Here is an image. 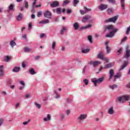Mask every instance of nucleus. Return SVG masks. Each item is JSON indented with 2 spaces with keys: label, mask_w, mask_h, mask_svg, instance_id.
Segmentation results:
<instances>
[{
  "label": "nucleus",
  "mask_w": 130,
  "mask_h": 130,
  "mask_svg": "<svg viewBox=\"0 0 130 130\" xmlns=\"http://www.w3.org/2000/svg\"><path fill=\"white\" fill-rule=\"evenodd\" d=\"M24 7L26 9H28V8H29V5L28 4V2H24Z\"/></svg>",
  "instance_id": "09e8293b"
},
{
  "label": "nucleus",
  "mask_w": 130,
  "mask_h": 130,
  "mask_svg": "<svg viewBox=\"0 0 130 130\" xmlns=\"http://www.w3.org/2000/svg\"><path fill=\"white\" fill-rule=\"evenodd\" d=\"M89 19H91V15H85L83 17L82 22L83 23H85L87 22Z\"/></svg>",
  "instance_id": "1a4fd4ad"
},
{
  "label": "nucleus",
  "mask_w": 130,
  "mask_h": 130,
  "mask_svg": "<svg viewBox=\"0 0 130 130\" xmlns=\"http://www.w3.org/2000/svg\"><path fill=\"white\" fill-rule=\"evenodd\" d=\"M88 40H89V41L90 43H92L93 42V41L92 40V36H88Z\"/></svg>",
  "instance_id": "37998d69"
},
{
  "label": "nucleus",
  "mask_w": 130,
  "mask_h": 130,
  "mask_svg": "<svg viewBox=\"0 0 130 130\" xmlns=\"http://www.w3.org/2000/svg\"><path fill=\"white\" fill-rule=\"evenodd\" d=\"M129 31H130V26L127 28V30L126 31L125 34L126 35L129 34Z\"/></svg>",
  "instance_id": "de8ad7c7"
},
{
  "label": "nucleus",
  "mask_w": 130,
  "mask_h": 130,
  "mask_svg": "<svg viewBox=\"0 0 130 130\" xmlns=\"http://www.w3.org/2000/svg\"><path fill=\"white\" fill-rule=\"evenodd\" d=\"M87 118V115L81 114L78 118L77 119L79 122H81L84 119H86Z\"/></svg>",
  "instance_id": "20e7f679"
},
{
  "label": "nucleus",
  "mask_w": 130,
  "mask_h": 130,
  "mask_svg": "<svg viewBox=\"0 0 130 130\" xmlns=\"http://www.w3.org/2000/svg\"><path fill=\"white\" fill-rule=\"evenodd\" d=\"M7 84H8V85H11V84H12V81L11 80H9L7 82Z\"/></svg>",
  "instance_id": "338daca9"
},
{
  "label": "nucleus",
  "mask_w": 130,
  "mask_h": 130,
  "mask_svg": "<svg viewBox=\"0 0 130 130\" xmlns=\"http://www.w3.org/2000/svg\"><path fill=\"white\" fill-rule=\"evenodd\" d=\"M66 28L64 27V26L62 27V29H61L60 31V33L61 35H63V33L64 32V31H66Z\"/></svg>",
  "instance_id": "58836bf2"
},
{
  "label": "nucleus",
  "mask_w": 130,
  "mask_h": 130,
  "mask_svg": "<svg viewBox=\"0 0 130 130\" xmlns=\"http://www.w3.org/2000/svg\"><path fill=\"white\" fill-rule=\"evenodd\" d=\"M80 3L79 0H73V6L74 7H76L78 4Z\"/></svg>",
  "instance_id": "2f4dec72"
},
{
  "label": "nucleus",
  "mask_w": 130,
  "mask_h": 130,
  "mask_svg": "<svg viewBox=\"0 0 130 130\" xmlns=\"http://www.w3.org/2000/svg\"><path fill=\"white\" fill-rule=\"evenodd\" d=\"M70 3H71V1H68V0L64 1L63 2V6H67V5H68V4H70Z\"/></svg>",
  "instance_id": "e433bc0d"
},
{
  "label": "nucleus",
  "mask_w": 130,
  "mask_h": 130,
  "mask_svg": "<svg viewBox=\"0 0 130 130\" xmlns=\"http://www.w3.org/2000/svg\"><path fill=\"white\" fill-rule=\"evenodd\" d=\"M89 51H90V49H86L82 50V52L83 53H87V52H89Z\"/></svg>",
  "instance_id": "a19ab883"
},
{
  "label": "nucleus",
  "mask_w": 130,
  "mask_h": 130,
  "mask_svg": "<svg viewBox=\"0 0 130 130\" xmlns=\"http://www.w3.org/2000/svg\"><path fill=\"white\" fill-rule=\"evenodd\" d=\"M19 106H20V103H18L16 104L15 105V108L16 109H17L18 108V107H19Z\"/></svg>",
  "instance_id": "bf43d9fd"
},
{
  "label": "nucleus",
  "mask_w": 130,
  "mask_h": 130,
  "mask_svg": "<svg viewBox=\"0 0 130 130\" xmlns=\"http://www.w3.org/2000/svg\"><path fill=\"white\" fill-rule=\"evenodd\" d=\"M67 13V14H71L72 13V10L68 9Z\"/></svg>",
  "instance_id": "052dcab7"
},
{
  "label": "nucleus",
  "mask_w": 130,
  "mask_h": 130,
  "mask_svg": "<svg viewBox=\"0 0 130 130\" xmlns=\"http://www.w3.org/2000/svg\"><path fill=\"white\" fill-rule=\"evenodd\" d=\"M125 0H120V4H121V8L122 10H124L125 9Z\"/></svg>",
  "instance_id": "a211bd4d"
},
{
  "label": "nucleus",
  "mask_w": 130,
  "mask_h": 130,
  "mask_svg": "<svg viewBox=\"0 0 130 130\" xmlns=\"http://www.w3.org/2000/svg\"><path fill=\"white\" fill-rule=\"evenodd\" d=\"M56 14H61V8H58L56 10H54V12H55Z\"/></svg>",
  "instance_id": "b1692460"
},
{
  "label": "nucleus",
  "mask_w": 130,
  "mask_h": 130,
  "mask_svg": "<svg viewBox=\"0 0 130 130\" xmlns=\"http://www.w3.org/2000/svg\"><path fill=\"white\" fill-rule=\"evenodd\" d=\"M55 46H56V43L55 42H53L52 44V48L53 50L55 49Z\"/></svg>",
  "instance_id": "4c0bfd02"
},
{
  "label": "nucleus",
  "mask_w": 130,
  "mask_h": 130,
  "mask_svg": "<svg viewBox=\"0 0 130 130\" xmlns=\"http://www.w3.org/2000/svg\"><path fill=\"white\" fill-rule=\"evenodd\" d=\"M87 68V66H85L82 70V74H85V72L86 71V69Z\"/></svg>",
  "instance_id": "4d7b16f0"
},
{
  "label": "nucleus",
  "mask_w": 130,
  "mask_h": 130,
  "mask_svg": "<svg viewBox=\"0 0 130 130\" xmlns=\"http://www.w3.org/2000/svg\"><path fill=\"white\" fill-rule=\"evenodd\" d=\"M44 36H45V34H42L40 35V38H43Z\"/></svg>",
  "instance_id": "69168bd1"
},
{
  "label": "nucleus",
  "mask_w": 130,
  "mask_h": 130,
  "mask_svg": "<svg viewBox=\"0 0 130 130\" xmlns=\"http://www.w3.org/2000/svg\"><path fill=\"white\" fill-rule=\"evenodd\" d=\"M10 46H11V47L13 48H14V46H15L16 44L15 41L12 40L10 42Z\"/></svg>",
  "instance_id": "a878e982"
},
{
  "label": "nucleus",
  "mask_w": 130,
  "mask_h": 130,
  "mask_svg": "<svg viewBox=\"0 0 130 130\" xmlns=\"http://www.w3.org/2000/svg\"><path fill=\"white\" fill-rule=\"evenodd\" d=\"M49 19H46L44 20H42L41 21H40L39 23L40 24H48L49 23Z\"/></svg>",
  "instance_id": "5701e85b"
},
{
  "label": "nucleus",
  "mask_w": 130,
  "mask_h": 130,
  "mask_svg": "<svg viewBox=\"0 0 130 130\" xmlns=\"http://www.w3.org/2000/svg\"><path fill=\"white\" fill-rule=\"evenodd\" d=\"M39 58H40V56H36L35 57V60H38V59H39Z\"/></svg>",
  "instance_id": "774afa93"
},
{
  "label": "nucleus",
  "mask_w": 130,
  "mask_h": 130,
  "mask_svg": "<svg viewBox=\"0 0 130 130\" xmlns=\"http://www.w3.org/2000/svg\"><path fill=\"white\" fill-rule=\"evenodd\" d=\"M20 84L23 86V87H25V83L23 81H20Z\"/></svg>",
  "instance_id": "e2e57ef3"
},
{
  "label": "nucleus",
  "mask_w": 130,
  "mask_h": 130,
  "mask_svg": "<svg viewBox=\"0 0 130 130\" xmlns=\"http://www.w3.org/2000/svg\"><path fill=\"white\" fill-rule=\"evenodd\" d=\"M29 73L30 75H35V74H36V72H35V70H34L33 68L30 69Z\"/></svg>",
  "instance_id": "cd10ccee"
},
{
  "label": "nucleus",
  "mask_w": 130,
  "mask_h": 130,
  "mask_svg": "<svg viewBox=\"0 0 130 130\" xmlns=\"http://www.w3.org/2000/svg\"><path fill=\"white\" fill-rule=\"evenodd\" d=\"M103 60H105V62H108V58L104 57V58L102 59Z\"/></svg>",
  "instance_id": "5fc2aeb1"
},
{
  "label": "nucleus",
  "mask_w": 130,
  "mask_h": 130,
  "mask_svg": "<svg viewBox=\"0 0 130 130\" xmlns=\"http://www.w3.org/2000/svg\"><path fill=\"white\" fill-rule=\"evenodd\" d=\"M3 123H4V119H3V118H0V126L3 124Z\"/></svg>",
  "instance_id": "864d4df0"
},
{
  "label": "nucleus",
  "mask_w": 130,
  "mask_h": 130,
  "mask_svg": "<svg viewBox=\"0 0 130 130\" xmlns=\"http://www.w3.org/2000/svg\"><path fill=\"white\" fill-rule=\"evenodd\" d=\"M5 74L4 71V66H0V77H3V75Z\"/></svg>",
  "instance_id": "ddd939ff"
},
{
  "label": "nucleus",
  "mask_w": 130,
  "mask_h": 130,
  "mask_svg": "<svg viewBox=\"0 0 130 130\" xmlns=\"http://www.w3.org/2000/svg\"><path fill=\"white\" fill-rule=\"evenodd\" d=\"M17 21H21V20H23V14H19V15L17 17Z\"/></svg>",
  "instance_id": "4be33fe9"
},
{
  "label": "nucleus",
  "mask_w": 130,
  "mask_h": 130,
  "mask_svg": "<svg viewBox=\"0 0 130 130\" xmlns=\"http://www.w3.org/2000/svg\"><path fill=\"white\" fill-rule=\"evenodd\" d=\"M15 7V5L13 4H10V5L9 6V11H13L14 10V7Z\"/></svg>",
  "instance_id": "c756f323"
},
{
  "label": "nucleus",
  "mask_w": 130,
  "mask_h": 130,
  "mask_svg": "<svg viewBox=\"0 0 130 130\" xmlns=\"http://www.w3.org/2000/svg\"><path fill=\"white\" fill-rule=\"evenodd\" d=\"M35 104L36 106L39 109H40L41 108V105L37 103H35Z\"/></svg>",
  "instance_id": "c03bdc74"
},
{
  "label": "nucleus",
  "mask_w": 130,
  "mask_h": 130,
  "mask_svg": "<svg viewBox=\"0 0 130 130\" xmlns=\"http://www.w3.org/2000/svg\"><path fill=\"white\" fill-rule=\"evenodd\" d=\"M106 50H107V54H108V53H110V48H109V47L108 46H106Z\"/></svg>",
  "instance_id": "79ce46f5"
},
{
  "label": "nucleus",
  "mask_w": 130,
  "mask_h": 130,
  "mask_svg": "<svg viewBox=\"0 0 130 130\" xmlns=\"http://www.w3.org/2000/svg\"><path fill=\"white\" fill-rule=\"evenodd\" d=\"M107 2L110 4H112V5H116V1L115 0H107Z\"/></svg>",
  "instance_id": "7c9ffc66"
},
{
  "label": "nucleus",
  "mask_w": 130,
  "mask_h": 130,
  "mask_svg": "<svg viewBox=\"0 0 130 130\" xmlns=\"http://www.w3.org/2000/svg\"><path fill=\"white\" fill-rule=\"evenodd\" d=\"M83 82L85 84L86 86L89 84V80H88L87 79H84Z\"/></svg>",
  "instance_id": "a18cd8bd"
},
{
  "label": "nucleus",
  "mask_w": 130,
  "mask_h": 130,
  "mask_svg": "<svg viewBox=\"0 0 130 130\" xmlns=\"http://www.w3.org/2000/svg\"><path fill=\"white\" fill-rule=\"evenodd\" d=\"M121 50H122V48H120L119 50H118L117 51V53L118 54H117L118 55H119V54H120V53H121Z\"/></svg>",
  "instance_id": "603ef678"
},
{
  "label": "nucleus",
  "mask_w": 130,
  "mask_h": 130,
  "mask_svg": "<svg viewBox=\"0 0 130 130\" xmlns=\"http://www.w3.org/2000/svg\"><path fill=\"white\" fill-rule=\"evenodd\" d=\"M126 40H127V37H125L121 40V42L122 43L125 42V41H126Z\"/></svg>",
  "instance_id": "8fccbe9b"
},
{
  "label": "nucleus",
  "mask_w": 130,
  "mask_h": 130,
  "mask_svg": "<svg viewBox=\"0 0 130 130\" xmlns=\"http://www.w3.org/2000/svg\"><path fill=\"white\" fill-rule=\"evenodd\" d=\"M118 30V29L117 28L113 29L112 31L110 32L109 34L107 35L106 36V37L110 38L113 37V35H114V34H115V33H116V32H117Z\"/></svg>",
  "instance_id": "7ed1b4c3"
},
{
  "label": "nucleus",
  "mask_w": 130,
  "mask_h": 130,
  "mask_svg": "<svg viewBox=\"0 0 130 130\" xmlns=\"http://www.w3.org/2000/svg\"><path fill=\"white\" fill-rule=\"evenodd\" d=\"M98 58H100V59H102L104 58V54L103 53V52H101L99 53L98 55Z\"/></svg>",
  "instance_id": "f3484780"
},
{
  "label": "nucleus",
  "mask_w": 130,
  "mask_h": 130,
  "mask_svg": "<svg viewBox=\"0 0 130 130\" xmlns=\"http://www.w3.org/2000/svg\"><path fill=\"white\" fill-rule=\"evenodd\" d=\"M93 79H94L95 82H96L98 84H100V83H102V82L104 81V77H101L98 79H96V78H93Z\"/></svg>",
  "instance_id": "f8f14e48"
},
{
  "label": "nucleus",
  "mask_w": 130,
  "mask_h": 130,
  "mask_svg": "<svg viewBox=\"0 0 130 130\" xmlns=\"http://www.w3.org/2000/svg\"><path fill=\"white\" fill-rule=\"evenodd\" d=\"M19 71H20V68L17 67H15L13 70V72H14L15 73H18Z\"/></svg>",
  "instance_id": "473e14b6"
},
{
  "label": "nucleus",
  "mask_w": 130,
  "mask_h": 130,
  "mask_svg": "<svg viewBox=\"0 0 130 130\" xmlns=\"http://www.w3.org/2000/svg\"><path fill=\"white\" fill-rule=\"evenodd\" d=\"M108 113L111 115L114 114V110L113 109V107H111L109 109L108 111Z\"/></svg>",
  "instance_id": "4468645a"
},
{
  "label": "nucleus",
  "mask_w": 130,
  "mask_h": 130,
  "mask_svg": "<svg viewBox=\"0 0 130 130\" xmlns=\"http://www.w3.org/2000/svg\"><path fill=\"white\" fill-rule=\"evenodd\" d=\"M113 65H112V63H109V64H107L105 65V67L103 68V67H101L100 69V72H101L103 69H109L110 68H111L113 67Z\"/></svg>",
  "instance_id": "0eeeda50"
},
{
  "label": "nucleus",
  "mask_w": 130,
  "mask_h": 130,
  "mask_svg": "<svg viewBox=\"0 0 130 130\" xmlns=\"http://www.w3.org/2000/svg\"><path fill=\"white\" fill-rule=\"evenodd\" d=\"M92 24H88V25H86L85 26H82L80 28V30H84V29H88V28H91L92 27Z\"/></svg>",
  "instance_id": "dca6fc26"
},
{
  "label": "nucleus",
  "mask_w": 130,
  "mask_h": 130,
  "mask_svg": "<svg viewBox=\"0 0 130 130\" xmlns=\"http://www.w3.org/2000/svg\"><path fill=\"white\" fill-rule=\"evenodd\" d=\"M129 56H130L129 50H126V53H125V55L124 56V57L125 58H128V57H129Z\"/></svg>",
  "instance_id": "aec40b11"
},
{
  "label": "nucleus",
  "mask_w": 130,
  "mask_h": 130,
  "mask_svg": "<svg viewBox=\"0 0 130 130\" xmlns=\"http://www.w3.org/2000/svg\"><path fill=\"white\" fill-rule=\"evenodd\" d=\"M32 28V23L30 22L28 24V29H30Z\"/></svg>",
  "instance_id": "13d9d810"
},
{
  "label": "nucleus",
  "mask_w": 130,
  "mask_h": 130,
  "mask_svg": "<svg viewBox=\"0 0 130 130\" xmlns=\"http://www.w3.org/2000/svg\"><path fill=\"white\" fill-rule=\"evenodd\" d=\"M109 75H110V77H109L108 80L110 81V80H111V79H112V77H113V76H114V70H113V69L110 70Z\"/></svg>",
  "instance_id": "9b49d317"
},
{
  "label": "nucleus",
  "mask_w": 130,
  "mask_h": 130,
  "mask_svg": "<svg viewBox=\"0 0 130 130\" xmlns=\"http://www.w3.org/2000/svg\"><path fill=\"white\" fill-rule=\"evenodd\" d=\"M44 16V17H45V18H47L48 19H51V17H52L51 12L48 11H47L45 12Z\"/></svg>",
  "instance_id": "423d86ee"
},
{
  "label": "nucleus",
  "mask_w": 130,
  "mask_h": 130,
  "mask_svg": "<svg viewBox=\"0 0 130 130\" xmlns=\"http://www.w3.org/2000/svg\"><path fill=\"white\" fill-rule=\"evenodd\" d=\"M51 119V116H50V114L47 115V118H44V120L45 121H48V120H50Z\"/></svg>",
  "instance_id": "bb28decb"
},
{
  "label": "nucleus",
  "mask_w": 130,
  "mask_h": 130,
  "mask_svg": "<svg viewBox=\"0 0 130 130\" xmlns=\"http://www.w3.org/2000/svg\"><path fill=\"white\" fill-rule=\"evenodd\" d=\"M73 26L75 28V30H78V29H79V27H80V26L79 25V23L78 22H75L73 24Z\"/></svg>",
  "instance_id": "412c9836"
},
{
  "label": "nucleus",
  "mask_w": 130,
  "mask_h": 130,
  "mask_svg": "<svg viewBox=\"0 0 130 130\" xmlns=\"http://www.w3.org/2000/svg\"><path fill=\"white\" fill-rule=\"evenodd\" d=\"M107 8H108V5L106 4H102L98 6V9H99L100 11H103L104 10H106Z\"/></svg>",
  "instance_id": "39448f33"
},
{
  "label": "nucleus",
  "mask_w": 130,
  "mask_h": 130,
  "mask_svg": "<svg viewBox=\"0 0 130 130\" xmlns=\"http://www.w3.org/2000/svg\"><path fill=\"white\" fill-rule=\"evenodd\" d=\"M60 117H61V119H63L64 118V114H60Z\"/></svg>",
  "instance_id": "680f3d73"
},
{
  "label": "nucleus",
  "mask_w": 130,
  "mask_h": 130,
  "mask_svg": "<svg viewBox=\"0 0 130 130\" xmlns=\"http://www.w3.org/2000/svg\"><path fill=\"white\" fill-rule=\"evenodd\" d=\"M10 59H11V57L8 56V55L6 56V57L4 58V60L6 62H8V61H9V60H10Z\"/></svg>",
  "instance_id": "72a5a7b5"
},
{
  "label": "nucleus",
  "mask_w": 130,
  "mask_h": 130,
  "mask_svg": "<svg viewBox=\"0 0 130 130\" xmlns=\"http://www.w3.org/2000/svg\"><path fill=\"white\" fill-rule=\"evenodd\" d=\"M42 15V12L39 11V12H38L37 17H41Z\"/></svg>",
  "instance_id": "3c124183"
},
{
  "label": "nucleus",
  "mask_w": 130,
  "mask_h": 130,
  "mask_svg": "<svg viewBox=\"0 0 130 130\" xmlns=\"http://www.w3.org/2000/svg\"><path fill=\"white\" fill-rule=\"evenodd\" d=\"M113 25H107L105 27V29L106 30L107 29V30H112L113 29Z\"/></svg>",
  "instance_id": "393cba45"
},
{
  "label": "nucleus",
  "mask_w": 130,
  "mask_h": 130,
  "mask_svg": "<svg viewBox=\"0 0 130 130\" xmlns=\"http://www.w3.org/2000/svg\"><path fill=\"white\" fill-rule=\"evenodd\" d=\"M108 14H111L112 13H113V9L112 8H109L107 10Z\"/></svg>",
  "instance_id": "ea45409f"
},
{
  "label": "nucleus",
  "mask_w": 130,
  "mask_h": 130,
  "mask_svg": "<svg viewBox=\"0 0 130 130\" xmlns=\"http://www.w3.org/2000/svg\"><path fill=\"white\" fill-rule=\"evenodd\" d=\"M84 9H85V11H83V10L80 11L82 15H85V14H86L87 13H88V12H90V11H91V9H88L86 7H84Z\"/></svg>",
  "instance_id": "6e6552de"
},
{
  "label": "nucleus",
  "mask_w": 130,
  "mask_h": 130,
  "mask_svg": "<svg viewBox=\"0 0 130 130\" xmlns=\"http://www.w3.org/2000/svg\"><path fill=\"white\" fill-rule=\"evenodd\" d=\"M30 121V120H28V121H25L23 122V124H24V125H27V124H28V123Z\"/></svg>",
  "instance_id": "6e6d98bb"
},
{
  "label": "nucleus",
  "mask_w": 130,
  "mask_h": 130,
  "mask_svg": "<svg viewBox=\"0 0 130 130\" xmlns=\"http://www.w3.org/2000/svg\"><path fill=\"white\" fill-rule=\"evenodd\" d=\"M121 77V73H118L117 74L114 76V82H116V79H118V78H120Z\"/></svg>",
  "instance_id": "2eb2a0df"
},
{
  "label": "nucleus",
  "mask_w": 130,
  "mask_h": 130,
  "mask_svg": "<svg viewBox=\"0 0 130 130\" xmlns=\"http://www.w3.org/2000/svg\"><path fill=\"white\" fill-rule=\"evenodd\" d=\"M91 82L92 83H93L95 87H97V82H95V79H91Z\"/></svg>",
  "instance_id": "49530a36"
},
{
  "label": "nucleus",
  "mask_w": 130,
  "mask_h": 130,
  "mask_svg": "<svg viewBox=\"0 0 130 130\" xmlns=\"http://www.w3.org/2000/svg\"><path fill=\"white\" fill-rule=\"evenodd\" d=\"M117 19H118V16H115L113 17L109 18L105 21V23H108L109 22H112L113 23H115L116 21H117Z\"/></svg>",
  "instance_id": "f03ea898"
},
{
  "label": "nucleus",
  "mask_w": 130,
  "mask_h": 130,
  "mask_svg": "<svg viewBox=\"0 0 130 130\" xmlns=\"http://www.w3.org/2000/svg\"><path fill=\"white\" fill-rule=\"evenodd\" d=\"M100 63H101V62L99 61H93V66L94 68H96V67H97V66H98V64H99Z\"/></svg>",
  "instance_id": "c85d7f7f"
},
{
  "label": "nucleus",
  "mask_w": 130,
  "mask_h": 130,
  "mask_svg": "<svg viewBox=\"0 0 130 130\" xmlns=\"http://www.w3.org/2000/svg\"><path fill=\"white\" fill-rule=\"evenodd\" d=\"M128 63L127 61H125L124 64L121 66V68L119 69V71H122V70H123L124 68H126L127 66Z\"/></svg>",
  "instance_id": "6ab92c4d"
},
{
  "label": "nucleus",
  "mask_w": 130,
  "mask_h": 130,
  "mask_svg": "<svg viewBox=\"0 0 130 130\" xmlns=\"http://www.w3.org/2000/svg\"><path fill=\"white\" fill-rule=\"evenodd\" d=\"M58 6H59V3L57 1H54L52 4L50 5L52 8H56V7H58Z\"/></svg>",
  "instance_id": "9d476101"
},
{
  "label": "nucleus",
  "mask_w": 130,
  "mask_h": 130,
  "mask_svg": "<svg viewBox=\"0 0 130 130\" xmlns=\"http://www.w3.org/2000/svg\"><path fill=\"white\" fill-rule=\"evenodd\" d=\"M30 50H31V49L28 47H24V52H30Z\"/></svg>",
  "instance_id": "c9c22d12"
},
{
  "label": "nucleus",
  "mask_w": 130,
  "mask_h": 130,
  "mask_svg": "<svg viewBox=\"0 0 130 130\" xmlns=\"http://www.w3.org/2000/svg\"><path fill=\"white\" fill-rule=\"evenodd\" d=\"M109 87L111 89H112V90H114V89H116V88H117V85L114 84L113 85H110Z\"/></svg>",
  "instance_id": "f704fd0d"
},
{
  "label": "nucleus",
  "mask_w": 130,
  "mask_h": 130,
  "mask_svg": "<svg viewBox=\"0 0 130 130\" xmlns=\"http://www.w3.org/2000/svg\"><path fill=\"white\" fill-rule=\"evenodd\" d=\"M117 100L119 102H122V103H123V101H128V100H129V95H125L122 96H119L117 98Z\"/></svg>",
  "instance_id": "f257e3e1"
},
{
  "label": "nucleus",
  "mask_w": 130,
  "mask_h": 130,
  "mask_svg": "<svg viewBox=\"0 0 130 130\" xmlns=\"http://www.w3.org/2000/svg\"><path fill=\"white\" fill-rule=\"evenodd\" d=\"M31 12L32 13V14L35 13V9L34 8V7H32V10L31 11Z\"/></svg>",
  "instance_id": "0e129e2a"
}]
</instances>
